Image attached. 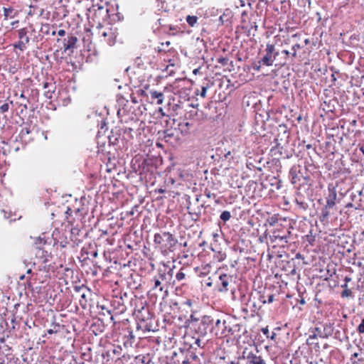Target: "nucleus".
Masks as SVG:
<instances>
[{"label":"nucleus","mask_w":364,"mask_h":364,"mask_svg":"<svg viewBox=\"0 0 364 364\" xmlns=\"http://www.w3.org/2000/svg\"><path fill=\"white\" fill-rule=\"evenodd\" d=\"M85 294H83L82 295V298H85Z\"/></svg>","instance_id":"obj_62"},{"label":"nucleus","mask_w":364,"mask_h":364,"mask_svg":"<svg viewBox=\"0 0 364 364\" xmlns=\"http://www.w3.org/2000/svg\"><path fill=\"white\" fill-rule=\"evenodd\" d=\"M299 167L293 166L289 171V177L293 184H296L300 181L301 176Z\"/></svg>","instance_id":"obj_11"},{"label":"nucleus","mask_w":364,"mask_h":364,"mask_svg":"<svg viewBox=\"0 0 364 364\" xmlns=\"http://www.w3.org/2000/svg\"><path fill=\"white\" fill-rule=\"evenodd\" d=\"M260 66H261L260 64L259 65H255V66H254V69L256 70H259Z\"/></svg>","instance_id":"obj_38"},{"label":"nucleus","mask_w":364,"mask_h":364,"mask_svg":"<svg viewBox=\"0 0 364 364\" xmlns=\"http://www.w3.org/2000/svg\"><path fill=\"white\" fill-rule=\"evenodd\" d=\"M28 43L23 41H19L17 44H16L14 46L15 48H17L20 49L21 50H23L26 48V45Z\"/></svg>","instance_id":"obj_23"},{"label":"nucleus","mask_w":364,"mask_h":364,"mask_svg":"<svg viewBox=\"0 0 364 364\" xmlns=\"http://www.w3.org/2000/svg\"><path fill=\"white\" fill-rule=\"evenodd\" d=\"M230 364H240L239 362L232 361Z\"/></svg>","instance_id":"obj_48"},{"label":"nucleus","mask_w":364,"mask_h":364,"mask_svg":"<svg viewBox=\"0 0 364 364\" xmlns=\"http://www.w3.org/2000/svg\"><path fill=\"white\" fill-rule=\"evenodd\" d=\"M274 336H275V333H272V336H271V338H272V339H273V338H274Z\"/></svg>","instance_id":"obj_53"},{"label":"nucleus","mask_w":364,"mask_h":364,"mask_svg":"<svg viewBox=\"0 0 364 364\" xmlns=\"http://www.w3.org/2000/svg\"><path fill=\"white\" fill-rule=\"evenodd\" d=\"M336 198H337V194H336V191H331L329 193V195L327 198L326 204L327 208H332L334 207V205H336Z\"/></svg>","instance_id":"obj_14"},{"label":"nucleus","mask_w":364,"mask_h":364,"mask_svg":"<svg viewBox=\"0 0 364 364\" xmlns=\"http://www.w3.org/2000/svg\"><path fill=\"white\" fill-rule=\"evenodd\" d=\"M77 38L75 36H69L67 38L63 40V49L64 52L69 50H73L76 47Z\"/></svg>","instance_id":"obj_8"},{"label":"nucleus","mask_w":364,"mask_h":364,"mask_svg":"<svg viewBox=\"0 0 364 364\" xmlns=\"http://www.w3.org/2000/svg\"><path fill=\"white\" fill-rule=\"evenodd\" d=\"M207 90H208V87H205V86L202 87L201 92H200V95L203 98H205L206 97Z\"/></svg>","instance_id":"obj_27"},{"label":"nucleus","mask_w":364,"mask_h":364,"mask_svg":"<svg viewBox=\"0 0 364 364\" xmlns=\"http://www.w3.org/2000/svg\"><path fill=\"white\" fill-rule=\"evenodd\" d=\"M47 332H48V334H53V333H56V332H57V331H56V330H53V329H48V330L47 331Z\"/></svg>","instance_id":"obj_35"},{"label":"nucleus","mask_w":364,"mask_h":364,"mask_svg":"<svg viewBox=\"0 0 364 364\" xmlns=\"http://www.w3.org/2000/svg\"><path fill=\"white\" fill-rule=\"evenodd\" d=\"M186 304H188V306H191V300H187L186 301Z\"/></svg>","instance_id":"obj_41"},{"label":"nucleus","mask_w":364,"mask_h":364,"mask_svg":"<svg viewBox=\"0 0 364 364\" xmlns=\"http://www.w3.org/2000/svg\"><path fill=\"white\" fill-rule=\"evenodd\" d=\"M21 105H23V104L21 103ZM23 107H24V108H25V109H27V105H26V104H23Z\"/></svg>","instance_id":"obj_51"},{"label":"nucleus","mask_w":364,"mask_h":364,"mask_svg":"<svg viewBox=\"0 0 364 364\" xmlns=\"http://www.w3.org/2000/svg\"><path fill=\"white\" fill-rule=\"evenodd\" d=\"M213 322V319L210 316H205L202 318L196 329L199 337H204L207 334L208 328Z\"/></svg>","instance_id":"obj_4"},{"label":"nucleus","mask_w":364,"mask_h":364,"mask_svg":"<svg viewBox=\"0 0 364 364\" xmlns=\"http://www.w3.org/2000/svg\"><path fill=\"white\" fill-rule=\"evenodd\" d=\"M31 272V269H28V270L27 271V272H28V273H30Z\"/></svg>","instance_id":"obj_61"},{"label":"nucleus","mask_w":364,"mask_h":364,"mask_svg":"<svg viewBox=\"0 0 364 364\" xmlns=\"http://www.w3.org/2000/svg\"><path fill=\"white\" fill-rule=\"evenodd\" d=\"M296 257L297 259L301 258V254H299V253L296 254Z\"/></svg>","instance_id":"obj_42"},{"label":"nucleus","mask_w":364,"mask_h":364,"mask_svg":"<svg viewBox=\"0 0 364 364\" xmlns=\"http://www.w3.org/2000/svg\"><path fill=\"white\" fill-rule=\"evenodd\" d=\"M341 288H343V290H344V289H349V288H348V284H346V283H344L343 284H341Z\"/></svg>","instance_id":"obj_34"},{"label":"nucleus","mask_w":364,"mask_h":364,"mask_svg":"<svg viewBox=\"0 0 364 364\" xmlns=\"http://www.w3.org/2000/svg\"><path fill=\"white\" fill-rule=\"evenodd\" d=\"M12 12V9H4V15L6 16H8L9 15L10 13Z\"/></svg>","instance_id":"obj_29"},{"label":"nucleus","mask_w":364,"mask_h":364,"mask_svg":"<svg viewBox=\"0 0 364 364\" xmlns=\"http://www.w3.org/2000/svg\"><path fill=\"white\" fill-rule=\"evenodd\" d=\"M182 364H188V360H183Z\"/></svg>","instance_id":"obj_49"},{"label":"nucleus","mask_w":364,"mask_h":364,"mask_svg":"<svg viewBox=\"0 0 364 364\" xmlns=\"http://www.w3.org/2000/svg\"><path fill=\"white\" fill-rule=\"evenodd\" d=\"M357 331L360 333H364V318L362 319L361 323L358 325Z\"/></svg>","instance_id":"obj_25"},{"label":"nucleus","mask_w":364,"mask_h":364,"mask_svg":"<svg viewBox=\"0 0 364 364\" xmlns=\"http://www.w3.org/2000/svg\"><path fill=\"white\" fill-rule=\"evenodd\" d=\"M233 278L232 276L222 274L219 276L218 281L217 282V289L220 292H226L228 291L229 285L232 282Z\"/></svg>","instance_id":"obj_5"},{"label":"nucleus","mask_w":364,"mask_h":364,"mask_svg":"<svg viewBox=\"0 0 364 364\" xmlns=\"http://www.w3.org/2000/svg\"><path fill=\"white\" fill-rule=\"evenodd\" d=\"M341 296L343 298H353L354 296L353 291L350 289L343 290V291L341 294Z\"/></svg>","instance_id":"obj_21"},{"label":"nucleus","mask_w":364,"mask_h":364,"mask_svg":"<svg viewBox=\"0 0 364 364\" xmlns=\"http://www.w3.org/2000/svg\"><path fill=\"white\" fill-rule=\"evenodd\" d=\"M43 88L46 90L44 92V95L48 99H51L53 97V94L55 92V86L54 84L50 82H45L43 84Z\"/></svg>","instance_id":"obj_13"},{"label":"nucleus","mask_w":364,"mask_h":364,"mask_svg":"<svg viewBox=\"0 0 364 364\" xmlns=\"http://www.w3.org/2000/svg\"><path fill=\"white\" fill-rule=\"evenodd\" d=\"M282 53L285 54L286 55H289V52L287 50H282Z\"/></svg>","instance_id":"obj_37"},{"label":"nucleus","mask_w":364,"mask_h":364,"mask_svg":"<svg viewBox=\"0 0 364 364\" xmlns=\"http://www.w3.org/2000/svg\"><path fill=\"white\" fill-rule=\"evenodd\" d=\"M154 241L156 244L164 245L165 247L169 250L175 246L177 242L173 236L168 232L155 234Z\"/></svg>","instance_id":"obj_1"},{"label":"nucleus","mask_w":364,"mask_h":364,"mask_svg":"<svg viewBox=\"0 0 364 364\" xmlns=\"http://www.w3.org/2000/svg\"><path fill=\"white\" fill-rule=\"evenodd\" d=\"M331 208H327L326 205H325L322 210H321V218L322 220H326L328 218L331 213H330Z\"/></svg>","instance_id":"obj_17"},{"label":"nucleus","mask_w":364,"mask_h":364,"mask_svg":"<svg viewBox=\"0 0 364 364\" xmlns=\"http://www.w3.org/2000/svg\"><path fill=\"white\" fill-rule=\"evenodd\" d=\"M173 273V269L168 268V269H167L166 266L164 265V269H159V274L156 277L159 278V280L161 282L166 281L168 282L172 278Z\"/></svg>","instance_id":"obj_7"},{"label":"nucleus","mask_w":364,"mask_h":364,"mask_svg":"<svg viewBox=\"0 0 364 364\" xmlns=\"http://www.w3.org/2000/svg\"><path fill=\"white\" fill-rule=\"evenodd\" d=\"M198 18L196 16H188L186 17V21L191 26H194L197 23Z\"/></svg>","instance_id":"obj_19"},{"label":"nucleus","mask_w":364,"mask_h":364,"mask_svg":"<svg viewBox=\"0 0 364 364\" xmlns=\"http://www.w3.org/2000/svg\"><path fill=\"white\" fill-rule=\"evenodd\" d=\"M101 36L104 38L105 41L109 45L112 46L114 43V36L112 30L107 28L101 33Z\"/></svg>","instance_id":"obj_10"},{"label":"nucleus","mask_w":364,"mask_h":364,"mask_svg":"<svg viewBox=\"0 0 364 364\" xmlns=\"http://www.w3.org/2000/svg\"><path fill=\"white\" fill-rule=\"evenodd\" d=\"M218 62L220 63L221 64H223V65H225L227 64L228 59H226V58H220L218 60Z\"/></svg>","instance_id":"obj_28"},{"label":"nucleus","mask_w":364,"mask_h":364,"mask_svg":"<svg viewBox=\"0 0 364 364\" xmlns=\"http://www.w3.org/2000/svg\"><path fill=\"white\" fill-rule=\"evenodd\" d=\"M55 33H56L55 31H53L52 32V35H53V36H55Z\"/></svg>","instance_id":"obj_54"},{"label":"nucleus","mask_w":364,"mask_h":364,"mask_svg":"<svg viewBox=\"0 0 364 364\" xmlns=\"http://www.w3.org/2000/svg\"><path fill=\"white\" fill-rule=\"evenodd\" d=\"M355 209H360V205H358V206H355Z\"/></svg>","instance_id":"obj_52"},{"label":"nucleus","mask_w":364,"mask_h":364,"mask_svg":"<svg viewBox=\"0 0 364 364\" xmlns=\"http://www.w3.org/2000/svg\"><path fill=\"white\" fill-rule=\"evenodd\" d=\"M20 97L24 100L26 99L25 95L23 93L21 94Z\"/></svg>","instance_id":"obj_45"},{"label":"nucleus","mask_w":364,"mask_h":364,"mask_svg":"<svg viewBox=\"0 0 364 364\" xmlns=\"http://www.w3.org/2000/svg\"><path fill=\"white\" fill-rule=\"evenodd\" d=\"M305 43H306V44H307V43H309V40H308V39H306V40H305Z\"/></svg>","instance_id":"obj_57"},{"label":"nucleus","mask_w":364,"mask_h":364,"mask_svg":"<svg viewBox=\"0 0 364 364\" xmlns=\"http://www.w3.org/2000/svg\"><path fill=\"white\" fill-rule=\"evenodd\" d=\"M195 344H196L198 347H201V341L200 338H197L195 341Z\"/></svg>","instance_id":"obj_31"},{"label":"nucleus","mask_w":364,"mask_h":364,"mask_svg":"<svg viewBox=\"0 0 364 364\" xmlns=\"http://www.w3.org/2000/svg\"><path fill=\"white\" fill-rule=\"evenodd\" d=\"M164 190H162V189H160V190H159V192H160V193H164Z\"/></svg>","instance_id":"obj_59"},{"label":"nucleus","mask_w":364,"mask_h":364,"mask_svg":"<svg viewBox=\"0 0 364 364\" xmlns=\"http://www.w3.org/2000/svg\"><path fill=\"white\" fill-rule=\"evenodd\" d=\"M230 218H231V214L228 210H225V211L222 212V213L220 214V218L222 220H223L224 222L229 220L230 219Z\"/></svg>","instance_id":"obj_22"},{"label":"nucleus","mask_w":364,"mask_h":364,"mask_svg":"<svg viewBox=\"0 0 364 364\" xmlns=\"http://www.w3.org/2000/svg\"><path fill=\"white\" fill-rule=\"evenodd\" d=\"M92 255H93V257H97V252H95Z\"/></svg>","instance_id":"obj_47"},{"label":"nucleus","mask_w":364,"mask_h":364,"mask_svg":"<svg viewBox=\"0 0 364 364\" xmlns=\"http://www.w3.org/2000/svg\"><path fill=\"white\" fill-rule=\"evenodd\" d=\"M152 282H154L152 289L155 290L156 289H159L160 291H164V286L161 285V282L159 280V278L154 277V279H152Z\"/></svg>","instance_id":"obj_16"},{"label":"nucleus","mask_w":364,"mask_h":364,"mask_svg":"<svg viewBox=\"0 0 364 364\" xmlns=\"http://www.w3.org/2000/svg\"><path fill=\"white\" fill-rule=\"evenodd\" d=\"M291 232L287 231L285 234H280L279 231L275 230L272 232V235L270 236V240L272 242H275L279 241L284 242V243H287V238L290 235Z\"/></svg>","instance_id":"obj_9"},{"label":"nucleus","mask_w":364,"mask_h":364,"mask_svg":"<svg viewBox=\"0 0 364 364\" xmlns=\"http://www.w3.org/2000/svg\"><path fill=\"white\" fill-rule=\"evenodd\" d=\"M18 37L21 39V41H26L27 43L29 42V38L26 35V31L24 29H21L18 31Z\"/></svg>","instance_id":"obj_18"},{"label":"nucleus","mask_w":364,"mask_h":364,"mask_svg":"<svg viewBox=\"0 0 364 364\" xmlns=\"http://www.w3.org/2000/svg\"><path fill=\"white\" fill-rule=\"evenodd\" d=\"M151 98L152 100H156V104L157 105H161L164 102V95L161 92L157 91H151Z\"/></svg>","instance_id":"obj_15"},{"label":"nucleus","mask_w":364,"mask_h":364,"mask_svg":"<svg viewBox=\"0 0 364 364\" xmlns=\"http://www.w3.org/2000/svg\"><path fill=\"white\" fill-rule=\"evenodd\" d=\"M345 283L348 284L349 282L351 281V278L349 277H346L344 279Z\"/></svg>","instance_id":"obj_36"},{"label":"nucleus","mask_w":364,"mask_h":364,"mask_svg":"<svg viewBox=\"0 0 364 364\" xmlns=\"http://www.w3.org/2000/svg\"><path fill=\"white\" fill-rule=\"evenodd\" d=\"M0 364H4V360H1L0 361Z\"/></svg>","instance_id":"obj_58"},{"label":"nucleus","mask_w":364,"mask_h":364,"mask_svg":"<svg viewBox=\"0 0 364 364\" xmlns=\"http://www.w3.org/2000/svg\"><path fill=\"white\" fill-rule=\"evenodd\" d=\"M300 48H301V46L299 43H296L292 46L291 50H293V53H291V55L293 57L296 56V51H297V50H299Z\"/></svg>","instance_id":"obj_24"},{"label":"nucleus","mask_w":364,"mask_h":364,"mask_svg":"<svg viewBox=\"0 0 364 364\" xmlns=\"http://www.w3.org/2000/svg\"><path fill=\"white\" fill-rule=\"evenodd\" d=\"M279 55V52L275 50V47L272 44H267L265 49V54L259 60V64L266 66H271L273 65L274 60Z\"/></svg>","instance_id":"obj_2"},{"label":"nucleus","mask_w":364,"mask_h":364,"mask_svg":"<svg viewBox=\"0 0 364 364\" xmlns=\"http://www.w3.org/2000/svg\"><path fill=\"white\" fill-rule=\"evenodd\" d=\"M205 196L208 197V198H210L211 197V193L210 191L208 192H206L205 191Z\"/></svg>","instance_id":"obj_39"},{"label":"nucleus","mask_w":364,"mask_h":364,"mask_svg":"<svg viewBox=\"0 0 364 364\" xmlns=\"http://www.w3.org/2000/svg\"><path fill=\"white\" fill-rule=\"evenodd\" d=\"M25 132H26V134H29L30 133V131H29L28 129H26Z\"/></svg>","instance_id":"obj_50"},{"label":"nucleus","mask_w":364,"mask_h":364,"mask_svg":"<svg viewBox=\"0 0 364 364\" xmlns=\"http://www.w3.org/2000/svg\"><path fill=\"white\" fill-rule=\"evenodd\" d=\"M98 10H104V7L102 6H98Z\"/></svg>","instance_id":"obj_44"},{"label":"nucleus","mask_w":364,"mask_h":364,"mask_svg":"<svg viewBox=\"0 0 364 364\" xmlns=\"http://www.w3.org/2000/svg\"><path fill=\"white\" fill-rule=\"evenodd\" d=\"M211 333L217 337H223L231 331V328L228 326L227 322L225 319H217L211 324Z\"/></svg>","instance_id":"obj_3"},{"label":"nucleus","mask_w":364,"mask_h":364,"mask_svg":"<svg viewBox=\"0 0 364 364\" xmlns=\"http://www.w3.org/2000/svg\"><path fill=\"white\" fill-rule=\"evenodd\" d=\"M9 109V105L8 103H4L1 106H0V112L1 113H4L7 112Z\"/></svg>","instance_id":"obj_26"},{"label":"nucleus","mask_w":364,"mask_h":364,"mask_svg":"<svg viewBox=\"0 0 364 364\" xmlns=\"http://www.w3.org/2000/svg\"><path fill=\"white\" fill-rule=\"evenodd\" d=\"M346 207L349 208V207H353V203H348Z\"/></svg>","instance_id":"obj_46"},{"label":"nucleus","mask_w":364,"mask_h":364,"mask_svg":"<svg viewBox=\"0 0 364 364\" xmlns=\"http://www.w3.org/2000/svg\"><path fill=\"white\" fill-rule=\"evenodd\" d=\"M360 151L363 154V155H364V147H363V146H362V147H360Z\"/></svg>","instance_id":"obj_43"},{"label":"nucleus","mask_w":364,"mask_h":364,"mask_svg":"<svg viewBox=\"0 0 364 364\" xmlns=\"http://www.w3.org/2000/svg\"><path fill=\"white\" fill-rule=\"evenodd\" d=\"M71 212H72L71 208H68L67 211H66V213H67V214H70V213H71Z\"/></svg>","instance_id":"obj_40"},{"label":"nucleus","mask_w":364,"mask_h":364,"mask_svg":"<svg viewBox=\"0 0 364 364\" xmlns=\"http://www.w3.org/2000/svg\"><path fill=\"white\" fill-rule=\"evenodd\" d=\"M176 279L178 282L185 281L186 279V275L183 272L182 269L176 274Z\"/></svg>","instance_id":"obj_20"},{"label":"nucleus","mask_w":364,"mask_h":364,"mask_svg":"<svg viewBox=\"0 0 364 364\" xmlns=\"http://www.w3.org/2000/svg\"><path fill=\"white\" fill-rule=\"evenodd\" d=\"M207 285L210 287V286L212 285V284H211V282H208V283L207 284Z\"/></svg>","instance_id":"obj_56"},{"label":"nucleus","mask_w":364,"mask_h":364,"mask_svg":"<svg viewBox=\"0 0 364 364\" xmlns=\"http://www.w3.org/2000/svg\"><path fill=\"white\" fill-rule=\"evenodd\" d=\"M23 278H24L23 275L20 277L21 279H23Z\"/></svg>","instance_id":"obj_60"},{"label":"nucleus","mask_w":364,"mask_h":364,"mask_svg":"<svg viewBox=\"0 0 364 364\" xmlns=\"http://www.w3.org/2000/svg\"><path fill=\"white\" fill-rule=\"evenodd\" d=\"M242 357L247 360V364H266V362L260 355H257L252 351L244 350Z\"/></svg>","instance_id":"obj_6"},{"label":"nucleus","mask_w":364,"mask_h":364,"mask_svg":"<svg viewBox=\"0 0 364 364\" xmlns=\"http://www.w3.org/2000/svg\"><path fill=\"white\" fill-rule=\"evenodd\" d=\"M274 300V296L272 294L269 295L268 297V303H272Z\"/></svg>","instance_id":"obj_32"},{"label":"nucleus","mask_w":364,"mask_h":364,"mask_svg":"<svg viewBox=\"0 0 364 364\" xmlns=\"http://www.w3.org/2000/svg\"><path fill=\"white\" fill-rule=\"evenodd\" d=\"M58 35L59 36H61V37H62V36H64L65 35V30H63V29H60V30H59V31H58Z\"/></svg>","instance_id":"obj_30"},{"label":"nucleus","mask_w":364,"mask_h":364,"mask_svg":"<svg viewBox=\"0 0 364 364\" xmlns=\"http://www.w3.org/2000/svg\"><path fill=\"white\" fill-rule=\"evenodd\" d=\"M262 332L264 335H266L267 337H269V336H268L269 330L267 328H262Z\"/></svg>","instance_id":"obj_33"},{"label":"nucleus","mask_w":364,"mask_h":364,"mask_svg":"<svg viewBox=\"0 0 364 364\" xmlns=\"http://www.w3.org/2000/svg\"><path fill=\"white\" fill-rule=\"evenodd\" d=\"M166 45L169 46L170 45V42L169 41H166Z\"/></svg>","instance_id":"obj_55"},{"label":"nucleus","mask_w":364,"mask_h":364,"mask_svg":"<svg viewBox=\"0 0 364 364\" xmlns=\"http://www.w3.org/2000/svg\"><path fill=\"white\" fill-rule=\"evenodd\" d=\"M127 332V334H125L124 336V346L126 348H128L132 346L135 336L133 333V331L131 329L128 328Z\"/></svg>","instance_id":"obj_12"}]
</instances>
